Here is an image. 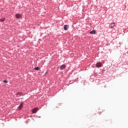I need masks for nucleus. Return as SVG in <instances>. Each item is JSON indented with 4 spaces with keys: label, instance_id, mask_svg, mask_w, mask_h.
Wrapping results in <instances>:
<instances>
[{
    "label": "nucleus",
    "instance_id": "10",
    "mask_svg": "<svg viewBox=\"0 0 128 128\" xmlns=\"http://www.w3.org/2000/svg\"><path fill=\"white\" fill-rule=\"evenodd\" d=\"M4 20H6V18H4V17L0 19V22H4Z\"/></svg>",
    "mask_w": 128,
    "mask_h": 128
},
{
    "label": "nucleus",
    "instance_id": "8",
    "mask_svg": "<svg viewBox=\"0 0 128 128\" xmlns=\"http://www.w3.org/2000/svg\"><path fill=\"white\" fill-rule=\"evenodd\" d=\"M22 92H18L16 94V96H22Z\"/></svg>",
    "mask_w": 128,
    "mask_h": 128
},
{
    "label": "nucleus",
    "instance_id": "3",
    "mask_svg": "<svg viewBox=\"0 0 128 128\" xmlns=\"http://www.w3.org/2000/svg\"><path fill=\"white\" fill-rule=\"evenodd\" d=\"M15 16L16 18H22V15L20 14H17L15 15Z\"/></svg>",
    "mask_w": 128,
    "mask_h": 128
},
{
    "label": "nucleus",
    "instance_id": "2",
    "mask_svg": "<svg viewBox=\"0 0 128 128\" xmlns=\"http://www.w3.org/2000/svg\"><path fill=\"white\" fill-rule=\"evenodd\" d=\"M38 108H34L32 109V112L33 114H36V112H38Z\"/></svg>",
    "mask_w": 128,
    "mask_h": 128
},
{
    "label": "nucleus",
    "instance_id": "1",
    "mask_svg": "<svg viewBox=\"0 0 128 128\" xmlns=\"http://www.w3.org/2000/svg\"><path fill=\"white\" fill-rule=\"evenodd\" d=\"M22 108H24V102H21L20 104V106L18 107V110H22Z\"/></svg>",
    "mask_w": 128,
    "mask_h": 128
},
{
    "label": "nucleus",
    "instance_id": "9",
    "mask_svg": "<svg viewBox=\"0 0 128 128\" xmlns=\"http://www.w3.org/2000/svg\"><path fill=\"white\" fill-rule=\"evenodd\" d=\"M64 30H68V25H64Z\"/></svg>",
    "mask_w": 128,
    "mask_h": 128
},
{
    "label": "nucleus",
    "instance_id": "12",
    "mask_svg": "<svg viewBox=\"0 0 128 128\" xmlns=\"http://www.w3.org/2000/svg\"><path fill=\"white\" fill-rule=\"evenodd\" d=\"M3 82H4L5 84H8V82L6 80H3Z\"/></svg>",
    "mask_w": 128,
    "mask_h": 128
},
{
    "label": "nucleus",
    "instance_id": "4",
    "mask_svg": "<svg viewBox=\"0 0 128 128\" xmlns=\"http://www.w3.org/2000/svg\"><path fill=\"white\" fill-rule=\"evenodd\" d=\"M102 64L100 62H98L96 64V66L97 68H102Z\"/></svg>",
    "mask_w": 128,
    "mask_h": 128
},
{
    "label": "nucleus",
    "instance_id": "7",
    "mask_svg": "<svg viewBox=\"0 0 128 128\" xmlns=\"http://www.w3.org/2000/svg\"><path fill=\"white\" fill-rule=\"evenodd\" d=\"M96 30H93L92 31H90L89 34H96Z\"/></svg>",
    "mask_w": 128,
    "mask_h": 128
},
{
    "label": "nucleus",
    "instance_id": "6",
    "mask_svg": "<svg viewBox=\"0 0 128 128\" xmlns=\"http://www.w3.org/2000/svg\"><path fill=\"white\" fill-rule=\"evenodd\" d=\"M116 26L115 23H112L110 24V28H113L114 26Z\"/></svg>",
    "mask_w": 128,
    "mask_h": 128
},
{
    "label": "nucleus",
    "instance_id": "11",
    "mask_svg": "<svg viewBox=\"0 0 128 128\" xmlns=\"http://www.w3.org/2000/svg\"><path fill=\"white\" fill-rule=\"evenodd\" d=\"M34 70H40V67H38V66L36 67V68H34Z\"/></svg>",
    "mask_w": 128,
    "mask_h": 128
},
{
    "label": "nucleus",
    "instance_id": "5",
    "mask_svg": "<svg viewBox=\"0 0 128 128\" xmlns=\"http://www.w3.org/2000/svg\"><path fill=\"white\" fill-rule=\"evenodd\" d=\"M65 68H66V65H64V64L61 65L60 68V69L61 70H64Z\"/></svg>",
    "mask_w": 128,
    "mask_h": 128
},
{
    "label": "nucleus",
    "instance_id": "13",
    "mask_svg": "<svg viewBox=\"0 0 128 128\" xmlns=\"http://www.w3.org/2000/svg\"><path fill=\"white\" fill-rule=\"evenodd\" d=\"M45 74H46V73H45Z\"/></svg>",
    "mask_w": 128,
    "mask_h": 128
}]
</instances>
